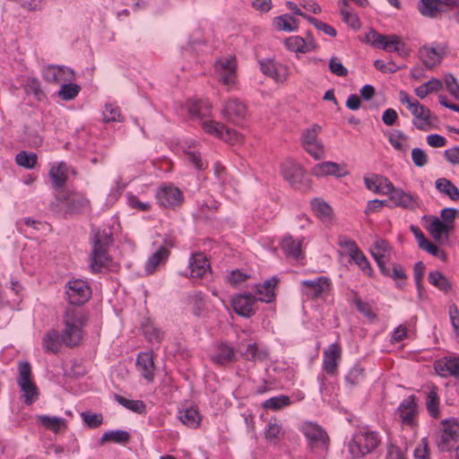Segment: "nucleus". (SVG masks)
Segmentation results:
<instances>
[{"label": "nucleus", "mask_w": 459, "mask_h": 459, "mask_svg": "<svg viewBox=\"0 0 459 459\" xmlns=\"http://www.w3.org/2000/svg\"><path fill=\"white\" fill-rule=\"evenodd\" d=\"M88 314L82 308L67 307L63 315V342L68 348L78 346L83 337V328L88 322Z\"/></svg>", "instance_id": "f257e3e1"}, {"label": "nucleus", "mask_w": 459, "mask_h": 459, "mask_svg": "<svg viewBox=\"0 0 459 459\" xmlns=\"http://www.w3.org/2000/svg\"><path fill=\"white\" fill-rule=\"evenodd\" d=\"M113 243L112 234L105 230H94L92 238V251L91 254L90 267L93 273L101 272L103 267H107L111 261L108 255V247Z\"/></svg>", "instance_id": "f03ea898"}, {"label": "nucleus", "mask_w": 459, "mask_h": 459, "mask_svg": "<svg viewBox=\"0 0 459 459\" xmlns=\"http://www.w3.org/2000/svg\"><path fill=\"white\" fill-rule=\"evenodd\" d=\"M380 441L377 432L363 428L353 435L349 451L353 458H361L376 450Z\"/></svg>", "instance_id": "7ed1b4c3"}, {"label": "nucleus", "mask_w": 459, "mask_h": 459, "mask_svg": "<svg viewBox=\"0 0 459 459\" xmlns=\"http://www.w3.org/2000/svg\"><path fill=\"white\" fill-rule=\"evenodd\" d=\"M310 450L320 456L326 455L330 446V437L326 431L318 424L306 422L301 427Z\"/></svg>", "instance_id": "20e7f679"}, {"label": "nucleus", "mask_w": 459, "mask_h": 459, "mask_svg": "<svg viewBox=\"0 0 459 459\" xmlns=\"http://www.w3.org/2000/svg\"><path fill=\"white\" fill-rule=\"evenodd\" d=\"M367 42L370 43L374 48L385 50L387 52H397L401 56L408 54L404 42L395 34L383 35L375 30H371L366 35Z\"/></svg>", "instance_id": "39448f33"}, {"label": "nucleus", "mask_w": 459, "mask_h": 459, "mask_svg": "<svg viewBox=\"0 0 459 459\" xmlns=\"http://www.w3.org/2000/svg\"><path fill=\"white\" fill-rule=\"evenodd\" d=\"M60 203L65 205V212L70 214L79 213L82 210L90 205V201L82 194L75 192H59L56 195V202H52L49 204V209L55 212H58L60 210Z\"/></svg>", "instance_id": "423d86ee"}, {"label": "nucleus", "mask_w": 459, "mask_h": 459, "mask_svg": "<svg viewBox=\"0 0 459 459\" xmlns=\"http://www.w3.org/2000/svg\"><path fill=\"white\" fill-rule=\"evenodd\" d=\"M65 296L69 304L82 306L91 297V289L88 281L82 279L70 280L65 286Z\"/></svg>", "instance_id": "0eeeda50"}, {"label": "nucleus", "mask_w": 459, "mask_h": 459, "mask_svg": "<svg viewBox=\"0 0 459 459\" xmlns=\"http://www.w3.org/2000/svg\"><path fill=\"white\" fill-rule=\"evenodd\" d=\"M281 174L290 185L299 191H307L310 185L305 180V172L301 166L293 161H286L281 165Z\"/></svg>", "instance_id": "6e6552de"}, {"label": "nucleus", "mask_w": 459, "mask_h": 459, "mask_svg": "<svg viewBox=\"0 0 459 459\" xmlns=\"http://www.w3.org/2000/svg\"><path fill=\"white\" fill-rule=\"evenodd\" d=\"M257 301L259 299L252 294H238L232 297L230 304L237 315L250 318L257 310Z\"/></svg>", "instance_id": "1a4fd4ad"}, {"label": "nucleus", "mask_w": 459, "mask_h": 459, "mask_svg": "<svg viewBox=\"0 0 459 459\" xmlns=\"http://www.w3.org/2000/svg\"><path fill=\"white\" fill-rule=\"evenodd\" d=\"M443 429L437 440L440 452H446L453 449L459 438V424L455 421L444 420Z\"/></svg>", "instance_id": "9d476101"}, {"label": "nucleus", "mask_w": 459, "mask_h": 459, "mask_svg": "<svg viewBox=\"0 0 459 459\" xmlns=\"http://www.w3.org/2000/svg\"><path fill=\"white\" fill-rule=\"evenodd\" d=\"M201 126L205 133L214 135L225 142H229L231 144L238 142L241 137L237 131L227 128L224 125L214 120H204Z\"/></svg>", "instance_id": "9b49d317"}, {"label": "nucleus", "mask_w": 459, "mask_h": 459, "mask_svg": "<svg viewBox=\"0 0 459 459\" xmlns=\"http://www.w3.org/2000/svg\"><path fill=\"white\" fill-rule=\"evenodd\" d=\"M221 113L229 122L240 126L246 120L247 107L238 99H230L224 101Z\"/></svg>", "instance_id": "f8f14e48"}, {"label": "nucleus", "mask_w": 459, "mask_h": 459, "mask_svg": "<svg viewBox=\"0 0 459 459\" xmlns=\"http://www.w3.org/2000/svg\"><path fill=\"white\" fill-rule=\"evenodd\" d=\"M155 197L160 206L171 209L180 206L184 200L181 191L171 186L160 187Z\"/></svg>", "instance_id": "ddd939ff"}, {"label": "nucleus", "mask_w": 459, "mask_h": 459, "mask_svg": "<svg viewBox=\"0 0 459 459\" xmlns=\"http://www.w3.org/2000/svg\"><path fill=\"white\" fill-rule=\"evenodd\" d=\"M311 173L317 177L322 178L325 176H334L336 178H342L349 174L345 165H341L333 161H324L316 164Z\"/></svg>", "instance_id": "4468645a"}, {"label": "nucleus", "mask_w": 459, "mask_h": 459, "mask_svg": "<svg viewBox=\"0 0 459 459\" xmlns=\"http://www.w3.org/2000/svg\"><path fill=\"white\" fill-rule=\"evenodd\" d=\"M410 110L415 117L412 123L419 130L427 131L430 128L432 121L429 108L420 104L418 100H414L413 105H411Z\"/></svg>", "instance_id": "2eb2a0df"}, {"label": "nucleus", "mask_w": 459, "mask_h": 459, "mask_svg": "<svg viewBox=\"0 0 459 459\" xmlns=\"http://www.w3.org/2000/svg\"><path fill=\"white\" fill-rule=\"evenodd\" d=\"M135 367L141 376L148 382H152L155 377V366L153 361V352H140L136 358Z\"/></svg>", "instance_id": "dca6fc26"}, {"label": "nucleus", "mask_w": 459, "mask_h": 459, "mask_svg": "<svg viewBox=\"0 0 459 459\" xmlns=\"http://www.w3.org/2000/svg\"><path fill=\"white\" fill-rule=\"evenodd\" d=\"M211 360L217 366L225 367L237 360L235 349L226 342H220L215 346V351Z\"/></svg>", "instance_id": "f3484780"}, {"label": "nucleus", "mask_w": 459, "mask_h": 459, "mask_svg": "<svg viewBox=\"0 0 459 459\" xmlns=\"http://www.w3.org/2000/svg\"><path fill=\"white\" fill-rule=\"evenodd\" d=\"M342 350L339 344H331L323 354V368L330 376L335 375L338 361L341 359Z\"/></svg>", "instance_id": "a211bd4d"}, {"label": "nucleus", "mask_w": 459, "mask_h": 459, "mask_svg": "<svg viewBox=\"0 0 459 459\" xmlns=\"http://www.w3.org/2000/svg\"><path fill=\"white\" fill-rule=\"evenodd\" d=\"M260 70L268 77L277 82H284L287 79V67L275 63L273 59L260 60Z\"/></svg>", "instance_id": "6ab92c4d"}, {"label": "nucleus", "mask_w": 459, "mask_h": 459, "mask_svg": "<svg viewBox=\"0 0 459 459\" xmlns=\"http://www.w3.org/2000/svg\"><path fill=\"white\" fill-rule=\"evenodd\" d=\"M303 292L308 298H318L325 288L330 286V280L327 277L320 276L314 280H305L301 281Z\"/></svg>", "instance_id": "aec40b11"}, {"label": "nucleus", "mask_w": 459, "mask_h": 459, "mask_svg": "<svg viewBox=\"0 0 459 459\" xmlns=\"http://www.w3.org/2000/svg\"><path fill=\"white\" fill-rule=\"evenodd\" d=\"M74 75L73 70L59 65H48L43 71L42 76L50 83H60L62 81H70Z\"/></svg>", "instance_id": "412c9836"}, {"label": "nucleus", "mask_w": 459, "mask_h": 459, "mask_svg": "<svg viewBox=\"0 0 459 459\" xmlns=\"http://www.w3.org/2000/svg\"><path fill=\"white\" fill-rule=\"evenodd\" d=\"M189 268L191 277L202 279L205 273L211 270L210 263L207 257L200 252L191 255L189 260Z\"/></svg>", "instance_id": "4be33fe9"}, {"label": "nucleus", "mask_w": 459, "mask_h": 459, "mask_svg": "<svg viewBox=\"0 0 459 459\" xmlns=\"http://www.w3.org/2000/svg\"><path fill=\"white\" fill-rule=\"evenodd\" d=\"M395 206L408 210H415L418 207V197L401 188H395L389 196Z\"/></svg>", "instance_id": "5701e85b"}, {"label": "nucleus", "mask_w": 459, "mask_h": 459, "mask_svg": "<svg viewBox=\"0 0 459 459\" xmlns=\"http://www.w3.org/2000/svg\"><path fill=\"white\" fill-rule=\"evenodd\" d=\"M435 370L441 377H455L459 379V358H443L435 362Z\"/></svg>", "instance_id": "b1692460"}, {"label": "nucleus", "mask_w": 459, "mask_h": 459, "mask_svg": "<svg viewBox=\"0 0 459 459\" xmlns=\"http://www.w3.org/2000/svg\"><path fill=\"white\" fill-rule=\"evenodd\" d=\"M397 413L403 423L411 425L417 413L416 396L414 394H411L404 399L400 403L397 409Z\"/></svg>", "instance_id": "393cba45"}, {"label": "nucleus", "mask_w": 459, "mask_h": 459, "mask_svg": "<svg viewBox=\"0 0 459 459\" xmlns=\"http://www.w3.org/2000/svg\"><path fill=\"white\" fill-rule=\"evenodd\" d=\"M390 251V246L385 239H378L375 241L370 249V254L375 259L380 273L382 274H388L385 264V253Z\"/></svg>", "instance_id": "a878e982"}, {"label": "nucleus", "mask_w": 459, "mask_h": 459, "mask_svg": "<svg viewBox=\"0 0 459 459\" xmlns=\"http://www.w3.org/2000/svg\"><path fill=\"white\" fill-rule=\"evenodd\" d=\"M63 342V335L56 329L48 331L42 337V347L45 352L57 354Z\"/></svg>", "instance_id": "bb28decb"}, {"label": "nucleus", "mask_w": 459, "mask_h": 459, "mask_svg": "<svg viewBox=\"0 0 459 459\" xmlns=\"http://www.w3.org/2000/svg\"><path fill=\"white\" fill-rule=\"evenodd\" d=\"M287 49L296 53H307L316 48L315 39L306 41L300 36H291L285 39L284 42Z\"/></svg>", "instance_id": "cd10ccee"}, {"label": "nucleus", "mask_w": 459, "mask_h": 459, "mask_svg": "<svg viewBox=\"0 0 459 459\" xmlns=\"http://www.w3.org/2000/svg\"><path fill=\"white\" fill-rule=\"evenodd\" d=\"M301 241H296L291 236H285L281 242V248L288 258L299 260L304 257Z\"/></svg>", "instance_id": "c85d7f7f"}, {"label": "nucleus", "mask_w": 459, "mask_h": 459, "mask_svg": "<svg viewBox=\"0 0 459 459\" xmlns=\"http://www.w3.org/2000/svg\"><path fill=\"white\" fill-rule=\"evenodd\" d=\"M170 255V250L166 247H160L145 263V272L152 274L160 264H165Z\"/></svg>", "instance_id": "c756f323"}, {"label": "nucleus", "mask_w": 459, "mask_h": 459, "mask_svg": "<svg viewBox=\"0 0 459 459\" xmlns=\"http://www.w3.org/2000/svg\"><path fill=\"white\" fill-rule=\"evenodd\" d=\"M49 176L52 180L53 188L56 191L62 189L68 179L65 162L61 161L57 165L52 166L49 170Z\"/></svg>", "instance_id": "7c9ffc66"}, {"label": "nucleus", "mask_w": 459, "mask_h": 459, "mask_svg": "<svg viewBox=\"0 0 459 459\" xmlns=\"http://www.w3.org/2000/svg\"><path fill=\"white\" fill-rule=\"evenodd\" d=\"M279 282L276 277H272L266 280L263 284L256 286V293L260 295L258 297L259 301L270 303L275 298L274 289Z\"/></svg>", "instance_id": "2f4dec72"}, {"label": "nucleus", "mask_w": 459, "mask_h": 459, "mask_svg": "<svg viewBox=\"0 0 459 459\" xmlns=\"http://www.w3.org/2000/svg\"><path fill=\"white\" fill-rule=\"evenodd\" d=\"M241 355L245 360L252 362L264 361L269 358L268 351L266 349H259L255 342L249 343Z\"/></svg>", "instance_id": "473e14b6"}, {"label": "nucleus", "mask_w": 459, "mask_h": 459, "mask_svg": "<svg viewBox=\"0 0 459 459\" xmlns=\"http://www.w3.org/2000/svg\"><path fill=\"white\" fill-rule=\"evenodd\" d=\"M19 385L22 393V396L23 398V403L26 405L30 406L38 400L39 396V391L33 381H23V383H20Z\"/></svg>", "instance_id": "72a5a7b5"}, {"label": "nucleus", "mask_w": 459, "mask_h": 459, "mask_svg": "<svg viewBox=\"0 0 459 459\" xmlns=\"http://www.w3.org/2000/svg\"><path fill=\"white\" fill-rule=\"evenodd\" d=\"M130 440V434L122 429L110 430L105 432L99 440L100 446L108 442H114L117 444H127Z\"/></svg>", "instance_id": "f704fd0d"}, {"label": "nucleus", "mask_w": 459, "mask_h": 459, "mask_svg": "<svg viewBox=\"0 0 459 459\" xmlns=\"http://www.w3.org/2000/svg\"><path fill=\"white\" fill-rule=\"evenodd\" d=\"M114 400L121 406L126 408L127 410L133 412L138 414L146 413V405L141 400H130L117 394H114Z\"/></svg>", "instance_id": "c9c22d12"}, {"label": "nucleus", "mask_w": 459, "mask_h": 459, "mask_svg": "<svg viewBox=\"0 0 459 459\" xmlns=\"http://www.w3.org/2000/svg\"><path fill=\"white\" fill-rule=\"evenodd\" d=\"M418 10L421 15L429 18H436L442 11L439 0H420Z\"/></svg>", "instance_id": "e433bc0d"}, {"label": "nucleus", "mask_w": 459, "mask_h": 459, "mask_svg": "<svg viewBox=\"0 0 459 459\" xmlns=\"http://www.w3.org/2000/svg\"><path fill=\"white\" fill-rule=\"evenodd\" d=\"M435 185L441 194L447 195L452 201L459 200V189L450 180L440 178L436 180Z\"/></svg>", "instance_id": "4c0bfd02"}, {"label": "nucleus", "mask_w": 459, "mask_h": 459, "mask_svg": "<svg viewBox=\"0 0 459 459\" xmlns=\"http://www.w3.org/2000/svg\"><path fill=\"white\" fill-rule=\"evenodd\" d=\"M453 228V225L445 224V222H443L441 220L434 217L428 230L432 237L437 241H439L443 235L446 236V238H448V233Z\"/></svg>", "instance_id": "58836bf2"}, {"label": "nucleus", "mask_w": 459, "mask_h": 459, "mask_svg": "<svg viewBox=\"0 0 459 459\" xmlns=\"http://www.w3.org/2000/svg\"><path fill=\"white\" fill-rule=\"evenodd\" d=\"M178 418L184 425L192 429L198 428L202 420L198 410L193 407L181 411Z\"/></svg>", "instance_id": "ea45409f"}, {"label": "nucleus", "mask_w": 459, "mask_h": 459, "mask_svg": "<svg viewBox=\"0 0 459 459\" xmlns=\"http://www.w3.org/2000/svg\"><path fill=\"white\" fill-rule=\"evenodd\" d=\"M37 420L45 429L52 430L55 433L59 432L61 428H66L65 420L59 417H51L48 415H39Z\"/></svg>", "instance_id": "a19ab883"}, {"label": "nucleus", "mask_w": 459, "mask_h": 459, "mask_svg": "<svg viewBox=\"0 0 459 459\" xmlns=\"http://www.w3.org/2000/svg\"><path fill=\"white\" fill-rule=\"evenodd\" d=\"M311 207L315 214L322 221L331 220L333 216L332 207L324 200L315 198L311 201Z\"/></svg>", "instance_id": "79ce46f5"}, {"label": "nucleus", "mask_w": 459, "mask_h": 459, "mask_svg": "<svg viewBox=\"0 0 459 459\" xmlns=\"http://www.w3.org/2000/svg\"><path fill=\"white\" fill-rule=\"evenodd\" d=\"M212 105L206 100H195L188 104V112L192 117H204L211 110Z\"/></svg>", "instance_id": "37998d69"}, {"label": "nucleus", "mask_w": 459, "mask_h": 459, "mask_svg": "<svg viewBox=\"0 0 459 459\" xmlns=\"http://www.w3.org/2000/svg\"><path fill=\"white\" fill-rule=\"evenodd\" d=\"M439 403L437 387L434 386L427 394L426 407L429 415L435 419H437L440 415Z\"/></svg>", "instance_id": "c03bdc74"}, {"label": "nucleus", "mask_w": 459, "mask_h": 459, "mask_svg": "<svg viewBox=\"0 0 459 459\" xmlns=\"http://www.w3.org/2000/svg\"><path fill=\"white\" fill-rule=\"evenodd\" d=\"M274 25L278 30L295 31L298 30V21L290 14H282L275 18Z\"/></svg>", "instance_id": "a18cd8bd"}, {"label": "nucleus", "mask_w": 459, "mask_h": 459, "mask_svg": "<svg viewBox=\"0 0 459 459\" xmlns=\"http://www.w3.org/2000/svg\"><path fill=\"white\" fill-rule=\"evenodd\" d=\"M15 161L19 166L23 167L27 169H31L35 168L37 164L38 156L34 152H27L26 151H21L16 154Z\"/></svg>", "instance_id": "49530a36"}, {"label": "nucleus", "mask_w": 459, "mask_h": 459, "mask_svg": "<svg viewBox=\"0 0 459 459\" xmlns=\"http://www.w3.org/2000/svg\"><path fill=\"white\" fill-rule=\"evenodd\" d=\"M428 280L430 284L437 287L440 290L447 291L451 288V285L448 282L447 279L445 277L443 273H441L438 271H433L429 273Z\"/></svg>", "instance_id": "de8ad7c7"}, {"label": "nucleus", "mask_w": 459, "mask_h": 459, "mask_svg": "<svg viewBox=\"0 0 459 459\" xmlns=\"http://www.w3.org/2000/svg\"><path fill=\"white\" fill-rule=\"evenodd\" d=\"M350 257L354 261V263L360 268V270L365 274H367L369 277H373V269L368 258L365 256V255L362 253L360 249H359L356 252V254H352Z\"/></svg>", "instance_id": "09e8293b"}, {"label": "nucleus", "mask_w": 459, "mask_h": 459, "mask_svg": "<svg viewBox=\"0 0 459 459\" xmlns=\"http://www.w3.org/2000/svg\"><path fill=\"white\" fill-rule=\"evenodd\" d=\"M290 404V399L288 395L281 394L265 400L263 403L264 408L278 411Z\"/></svg>", "instance_id": "8fccbe9b"}, {"label": "nucleus", "mask_w": 459, "mask_h": 459, "mask_svg": "<svg viewBox=\"0 0 459 459\" xmlns=\"http://www.w3.org/2000/svg\"><path fill=\"white\" fill-rule=\"evenodd\" d=\"M420 53L427 68H433L441 62L442 57L435 48H425Z\"/></svg>", "instance_id": "3c124183"}, {"label": "nucleus", "mask_w": 459, "mask_h": 459, "mask_svg": "<svg viewBox=\"0 0 459 459\" xmlns=\"http://www.w3.org/2000/svg\"><path fill=\"white\" fill-rule=\"evenodd\" d=\"M321 126L317 124H314L311 127L307 128L301 136L302 146L310 145L313 143L318 142V134L321 132Z\"/></svg>", "instance_id": "603ef678"}, {"label": "nucleus", "mask_w": 459, "mask_h": 459, "mask_svg": "<svg viewBox=\"0 0 459 459\" xmlns=\"http://www.w3.org/2000/svg\"><path fill=\"white\" fill-rule=\"evenodd\" d=\"M81 91V87L76 83H64L58 91L59 97L64 100H74Z\"/></svg>", "instance_id": "864d4df0"}, {"label": "nucleus", "mask_w": 459, "mask_h": 459, "mask_svg": "<svg viewBox=\"0 0 459 459\" xmlns=\"http://www.w3.org/2000/svg\"><path fill=\"white\" fill-rule=\"evenodd\" d=\"M120 108L113 104H106L103 110V120L106 123L122 121Z\"/></svg>", "instance_id": "5fc2aeb1"}, {"label": "nucleus", "mask_w": 459, "mask_h": 459, "mask_svg": "<svg viewBox=\"0 0 459 459\" xmlns=\"http://www.w3.org/2000/svg\"><path fill=\"white\" fill-rule=\"evenodd\" d=\"M340 12L342 16L343 21L352 29L358 30L360 28V22L358 15L352 12H351L348 7L339 5Z\"/></svg>", "instance_id": "6e6d98bb"}, {"label": "nucleus", "mask_w": 459, "mask_h": 459, "mask_svg": "<svg viewBox=\"0 0 459 459\" xmlns=\"http://www.w3.org/2000/svg\"><path fill=\"white\" fill-rule=\"evenodd\" d=\"M81 418L83 422L90 429H96L103 422V416L101 413H91V411L81 412Z\"/></svg>", "instance_id": "4d7b16f0"}, {"label": "nucleus", "mask_w": 459, "mask_h": 459, "mask_svg": "<svg viewBox=\"0 0 459 459\" xmlns=\"http://www.w3.org/2000/svg\"><path fill=\"white\" fill-rule=\"evenodd\" d=\"M407 136L401 131H396L394 134H392L389 137V142L391 145L401 152H406L408 150V145L403 143V141H406Z\"/></svg>", "instance_id": "13d9d810"}, {"label": "nucleus", "mask_w": 459, "mask_h": 459, "mask_svg": "<svg viewBox=\"0 0 459 459\" xmlns=\"http://www.w3.org/2000/svg\"><path fill=\"white\" fill-rule=\"evenodd\" d=\"M353 302L356 306L357 310L359 313L363 314L365 316H367L368 318H369L371 320L376 318V315L373 313L370 305L367 302H364L359 298L358 293H354Z\"/></svg>", "instance_id": "bf43d9fd"}, {"label": "nucleus", "mask_w": 459, "mask_h": 459, "mask_svg": "<svg viewBox=\"0 0 459 459\" xmlns=\"http://www.w3.org/2000/svg\"><path fill=\"white\" fill-rule=\"evenodd\" d=\"M305 151L312 156L315 160H319L325 158V149L323 143L318 141L312 144L302 146Z\"/></svg>", "instance_id": "052dcab7"}, {"label": "nucleus", "mask_w": 459, "mask_h": 459, "mask_svg": "<svg viewBox=\"0 0 459 459\" xmlns=\"http://www.w3.org/2000/svg\"><path fill=\"white\" fill-rule=\"evenodd\" d=\"M364 379V369L352 368L345 377V381L351 386L359 385Z\"/></svg>", "instance_id": "680f3d73"}, {"label": "nucleus", "mask_w": 459, "mask_h": 459, "mask_svg": "<svg viewBox=\"0 0 459 459\" xmlns=\"http://www.w3.org/2000/svg\"><path fill=\"white\" fill-rule=\"evenodd\" d=\"M377 183L378 185L377 194L380 195H388L390 196L394 190L396 188L386 177L382 175L377 178Z\"/></svg>", "instance_id": "e2e57ef3"}, {"label": "nucleus", "mask_w": 459, "mask_h": 459, "mask_svg": "<svg viewBox=\"0 0 459 459\" xmlns=\"http://www.w3.org/2000/svg\"><path fill=\"white\" fill-rule=\"evenodd\" d=\"M444 82L449 93L459 100V83L456 78L452 74H448L445 76Z\"/></svg>", "instance_id": "0e129e2a"}, {"label": "nucleus", "mask_w": 459, "mask_h": 459, "mask_svg": "<svg viewBox=\"0 0 459 459\" xmlns=\"http://www.w3.org/2000/svg\"><path fill=\"white\" fill-rule=\"evenodd\" d=\"M191 299L193 303V314L198 317L203 316V313L205 310V304L202 292L195 293Z\"/></svg>", "instance_id": "69168bd1"}, {"label": "nucleus", "mask_w": 459, "mask_h": 459, "mask_svg": "<svg viewBox=\"0 0 459 459\" xmlns=\"http://www.w3.org/2000/svg\"><path fill=\"white\" fill-rule=\"evenodd\" d=\"M186 159L188 162L192 163L197 170H204L206 165L204 163L200 152H185Z\"/></svg>", "instance_id": "338daca9"}, {"label": "nucleus", "mask_w": 459, "mask_h": 459, "mask_svg": "<svg viewBox=\"0 0 459 459\" xmlns=\"http://www.w3.org/2000/svg\"><path fill=\"white\" fill-rule=\"evenodd\" d=\"M329 69L332 74L340 77H345L348 74L347 68L338 60L336 56H333L330 59Z\"/></svg>", "instance_id": "774afa93"}]
</instances>
